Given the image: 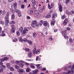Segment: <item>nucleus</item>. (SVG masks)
I'll return each instance as SVG.
<instances>
[{"label": "nucleus", "mask_w": 74, "mask_h": 74, "mask_svg": "<svg viewBox=\"0 0 74 74\" xmlns=\"http://www.w3.org/2000/svg\"><path fill=\"white\" fill-rule=\"evenodd\" d=\"M31 26L34 28H35L36 27H38L39 23L37 22L36 21H34L31 24Z\"/></svg>", "instance_id": "1"}, {"label": "nucleus", "mask_w": 74, "mask_h": 74, "mask_svg": "<svg viewBox=\"0 0 74 74\" xmlns=\"http://www.w3.org/2000/svg\"><path fill=\"white\" fill-rule=\"evenodd\" d=\"M43 25L45 27H49V24H48V22L46 21H44L43 23Z\"/></svg>", "instance_id": "2"}, {"label": "nucleus", "mask_w": 74, "mask_h": 74, "mask_svg": "<svg viewBox=\"0 0 74 74\" xmlns=\"http://www.w3.org/2000/svg\"><path fill=\"white\" fill-rule=\"evenodd\" d=\"M69 22V20L67 18H66L64 21L63 24L64 25H66L67 23Z\"/></svg>", "instance_id": "3"}, {"label": "nucleus", "mask_w": 74, "mask_h": 74, "mask_svg": "<svg viewBox=\"0 0 74 74\" xmlns=\"http://www.w3.org/2000/svg\"><path fill=\"white\" fill-rule=\"evenodd\" d=\"M24 29L23 30L22 32V34H25L26 33V32H27L28 31V29H27L26 27H24Z\"/></svg>", "instance_id": "4"}, {"label": "nucleus", "mask_w": 74, "mask_h": 74, "mask_svg": "<svg viewBox=\"0 0 74 74\" xmlns=\"http://www.w3.org/2000/svg\"><path fill=\"white\" fill-rule=\"evenodd\" d=\"M57 15H57V14H56V13H54L53 14V16H52V19L53 20H54V19H55V18L57 17Z\"/></svg>", "instance_id": "5"}, {"label": "nucleus", "mask_w": 74, "mask_h": 74, "mask_svg": "<svg viewBox=\"0 0 74 74\" xmlns=\"http://www.w3.org/2000/svg\"><path fill=\"white\" fill-rule=\"evenodd\" d=\"M59 10L60 12H62L63 11V8L61 4H60L59 6Z\"/></svg>", "instance_id": "6"}, {"label": "nucleus", "mask_w": 74, "mask_h": 74, "mask_svg": "<svg viewBox=\"0 0 74 74\" xmlns=\"http://www.w3.org/2000/svg\"><path fill=\"white\" fill-rule=\"evenodd\" d=\"M17 71L19 73H23V70L22 69H18Z\"/></svg>", "instance_id": "7"}, {"label": "nucleus", "mask_w": 74, "mask_h": 74, "mask_svg": "<svg viewBox=\"0 0 74 74\" xmlns=\"http://www.w3.org/2000/svg\"><path fill=\"white\" fill-rule=\"evenodd\" d=\"M21 62H22V63H23V61L21 60L20 61H16V64L17 65H19V64H21Z\"/></svg>", "instance_id": "8"}, {"label": "nucleus", "mask_w": 74, "mask_h": 74, "mask_svg": "<svg viewBox=\"0 0 74 74\" xmlns=\"http://www.w3.org/2000/svg\"><path fill=\"white\" fill-rule=\"evenodd\" d=\"M30 68H31V69H35V66L33 65L34 64L32 63L30 64Z\"/></svg>", "instance_id": "9"}, {"label": "nucleus", "mask_w": 74, "mask_h": 74, "mask_svg": "<svg viewBox=\"0 0 74 74\" xmlns=\"http://www.w3.org/2000/svg\"><path fill=\"white\" fill-rule=\"evenodd\" d=\"M14 26V25H12V29L11 30L12 32H15V28Z\"/></svg>", "instance_id": "10"}, {"label": "nucleus", "mask_w": 74, "mask_h": 74, "mask_svg": "<svg viewBox=\"0 0 74 74\" xmlns=\"http://www.w3.org/2000/svg\"><path fill=\"white\" fill-rule=\"evenodd\" d=\"M26 71L27 73H29L30 72V71H31V69L30 68L28 67L27 68V69H26Z\"/></svg>", "instance_id": "11"}, {"label": "nucleus", "mask_w": 74, "mask_h": 74, "mask_svg": "<svg viewBox=\"0 0 74 74\" xmlns=\"http://www.w3.org/2000/svg\"><path fill=\"white\" fill-rule=\"evenodd\" d=\"M32 35L33 37L36 38L37 37V34L36 32H34L33 33Z\"/></svg>", "instance_id": "12"}, {"label": "nucleus", "mask_w": 74, "mask_h": 74, "mask_svg": "<svg viewBox=\"0 0 74 74\" xmlns=\"http://www.w3.org/2000/svg\"><path fill=\"white\" fill-rule=\"evenodd\" d=\"M38 70L36 69L35 70L33 71H32V73L33 74H36V73H38Z\"/></svg>", "instance_id": "13"}, {"label": "nucleus", "mask_w": 74, "mask_h": 74, "mask_svg": "<svg viewBox=\"0 0 74 74\" xmlns=\"http://www.w3.org/2000/svg\"><path fill=\"white\" fill-rule=\"evenodd\" d=\"M37 51V49H36V47H34V49L33 50V53L34 54H35V53H36V52Z\"/></svg>", "instance_id": "14"}, {"label": "nucleus", "mask_w": 74, "mask_h": 74, "mask_svg": "<svg viewBox=\"0 0 74 74\" xmlns=\"http://www.w3.org/2000/svg\"><path fill=\"white\" fill-rule=\"evenodd\" d=\"M9 23V21L8 20H6L5 21V25L6 26H7L8 25V23Z\"/></svg>", "instance_id": "15"}, {"label": "nucleus", "mask_w": 74, "mask_h": 74, "mask_svg": "<svg viewBox=\"0 0 74 74\" xmlns=\"http://www.w3.org/2000/svg\"><path fill=\"white\" fill-rule=\"evenodd\" d=\"M34 13L36 15H38L39 14L38 11V10H36L34 11Z\"/></svg>", "instance_id": "16"}, {"label": "nucleus", "mask_w": 74, "mask_h": 74, "mask_svg": "<svg viewBox=\"0 0 74 74\" xmlns=\"http://www.w3.org/2000/svg\"><path fill=\"white\" fill-rule=\"evenodd\" d=\"M71 74V71L70 70H69L67 72V73L63 72V74Z\"/></svg>", "instance_id": "17"}, {"label": "nucleus", "mask_w": 74, "mask_h": 74, "mask_svg": "<svg viewBox=\"0 0 74 74\" xmlns=\"http://www.w3.org/2000/svg\"><path fill=\"white\" fill-rule=\"evenodd\" d=\"M19 30L20 32L21 33V34H22V32H23V27H21L19 28Z\"/></svg>", "instance_id": "18"}, {"label": "nucleus", "mask_w": 74, "mask_h": 74, "mask_svg": "<svg viewBox=\"0 0 74 74\" xmlns=\"http://www.w3.org/2000/svg\"><path fill=\"white\" fill-rule=\"evenodd\" d=\"M32 56V53L31 52H29L28 53V57L29 58H31Z\"/></svg>", "instance_id": "19"}, {"label": "nucleus", "mask_w": 74, "mask_h": 74, "mask_svg": "<svg viewBox=\"0 0 74 74\" xmlns=\"http://www.w3.org/2000/svg\"><path fill=\"white\" fill-rule=\"evenodd\" d=\"M51 16L49 14H47L46 16H45V18H51Z\"/></svg>", "instance_id": "20"}, {"label": "nucleus", "mask_w": 74, "mask_h": 74, "mask_svg": "<svg viewBox=\"0 0 74 74\" xmlns=\"http://www.w3.org/2000/svg\"><path fill=\"white\" fill-rule=\"evenodd\" d=\"M23 66H24V65H23V64L22 63H20L19 65V66L21 68H23Z\"/></svg>", "instance_id": "21"}, {"label": "nucleus", "mask_w": 74, "mask_h": 74, "mask_svg": "<svg viewBox=\"0 0 74 74\" xmlns=\"http://www.w3.org/2000/svg\"><path fill=\"white\" fill-rule=\"evenodd\" d=\"M71 74H74V69H71Z\"/></svg>", "instance_id": "22"}, {"label": "nucleus", "mask_w": 74, "mask_h": 74, "mask_svg": "<svg viewBox=\"0 0 74 74\" xmlns=\"http://www.w3.org/2000/svg\"><path fill=\"white\" fill-rule=\"evenodd\" d=\"M16 7H17V3H15L14 4V8L16 9Z\"/></svg>", "instance_id": "23"}, {"label": "nucleus", "mask_w": 74, "mask_h": 74, "mask_svg": "<svg viewBox=\"0 0 74 74\" xmlns=\"http://www.w3.org/2000/svg\"><path fill=\"white\" fill-rule=\"evenodd\" d=\"M64 38L66 40H68V39H69V37L66 35H64Z\"/></svg>", "instance_id": "24"}, {"label": "nucleus", "mask_w": 74, "mask_h": 74, "mask_svg": "<svg viewBox=\"0 0 74 74\" xmlns=\"http://www.w3.org/2000/svg\"><path fill=\"white\" fill-rule=\"evenodd\" d=\"M19 40L20 42H21L23 41V39L22 38V37H20L19 38Z\"/></svg>", "instance_id": "25"}, {"label": "nucleus", "mask_w": 74, "mask_h": 74, "mask_svg": "<svg viewBox=\"0 0 74 74\" xmlns=\"http://www.w3.org/2000/svg\"><path fill=\"white\" fill-rule=\"evenodd\" d=\"M11 65H10V64L9 63H7L6 64V66H7V67H8V69H9V68H10V66Z\"/></svg>", "instance_id": "26"}, {"label": "nucleus", "mask_w": 74, "mask_h": 74, "mask_svg": "<svg viewBox=\"0 0 74 74\" xmlns=\"http://www.w3.org/2000/svg\"><path fill=\"white\" fill-rule=\"evenodd\" d=\"M9 23L10 25H12L14 24V23H15V21H11L9 22Z\"/></svg>", "instance_id": "27"}, {"label": "nucleus", "mask_w": 74, "mask_h": 74, "mask_svg": "<svg viewBox=\"0 0 74 74\" xmlns=\"http://www.w3.org/2000/svg\"><path fill=\"white\" fill-rule=\"evenodd\" d=\"M9 59V58H8V57H4L3 58V59L4 60H6V61L8 60Z\"/></svg>", "instance_id": "28"}, {"label": "nucleus", "mask_w": 74, "mask_h": 74, "mask_svg": "<svg viewBox=\"0 0 74 74\" xmlns=\"http://www.w3.org/2000/svg\"><path fill=\"white\" fill-rule=\"evenodd\" d=\"M38 10L40 12H42L43 11V10L41 8H39L38 9Z\"/></svg>", "instance_id": "29"}, {"label": "nucleus", "mask_w": 74, "mask_h": 74, "mask_svg": "<svg viewBox=\"0 0 74 74\" xmlns=\"http://www.w3.org/2000/svg\"><path fill=\"white\" fill-rule=\"evenodd\" d=\"M69 68H68V67H64V70H65V71H67V70H69Z\"/></svg>", "instance_id": "30"}, {"label": "nucleus", "mask_w": 74, "mask_h": 74, "mask_svg": "<svg viewBox=\"0 0 74 74\" xmlns=\"http://www.w3.org/2000/svg\"><path fill=\"white\" fill-rule=\"evenodd\" d=\"M25 51L26 52H29L30 49L28 48H26L25 49Z\"/></svg>", "instance_id": "31"}, {"label": "nucleus", "mask_w": 74, "mask_h": 74, "mask_svg": "<svg viewBox=\"0 0 74 74\" xmlns=\"http://www.w3.org/2000/svg\"><path fill=\"white\" fill-rule=\"evenodd\" d=\"M4 22L2 20L0 21V24L2 25H4Z\"/></svg>", "instance_id": "32"}, {"label": "nucleus", "mask_w": 74, "mask_h": 74, "mask_svg": "<svg viewBox=\"0 0 74 74\" xmlns=\"http://www.w3.org/2000/svg\"><path fill=\"white\" fill-rule=\"evenodd\" d=\"M40 52V50L38 49L36 51V54H38V53H39Z\"/></svg>", "instance_id": "33"}, {"label": "nucleus", "mask_w": 74, "mask_h": 74, "mask_svg": "<svg viewBox=\"0 0 74 74\" xmlns=\"http://www.w3.org/2000/svg\"><path fill=\"white\" fill-rule=\"evenodd\" d=\"M9 68L10 70L11 71H14V69L13 67H9Z\"/></svg>", "instance_id": "34"}, {"label": "nucleus", "mask_w": 74, "mask_h": 74, "mask_svg": "<svg viewBox=\"0 0 74 74\" xmlns=\"http://www.w3.org/2000/svg\"><path fill=\"white\" fill-rule=\"evenodd\" d=\"M66 14H68V15H70L71 14V13L70 12H69V11H68V10H66Z\"/></svg>", "instance_id": "35"}, {"label": "nucleus", "mask_w": 74, "mask_h": 74, "mask_svg": "<svg viewBox=\"0 0 74 74\" xmlns=\"http://www.w3.org/2000/svg\"><path fill=\"white\" fill-rule=\"evenodd\" d=\"M12 41L13 42H16L18 41V39L16 38H14L13 40Z\"/></svg>", "instance_id": "36"}, {"label": "nucleus", "mask_w": 74, "mask_h": 74, "mask_svg": "<svg viewBox=\"0 0 74 74\" xmlns=\"http://www.w3.org/2000/svg\"><path fill=\"white\" fill-rule=\"evenodd\" d=\"M29 40H27V39L26 38H25L24 39L23 41L24 42H27Z\"/></svg>", "instance_id": "37"}, {"label": "nucleus", "mask_w": 74, "mask_h": 74, "mask_svg": "<svg viewBox=\"0 0 74 74\" xmlns=\"http://www.w3.org/2000/svg\"><path fill=\"white\" fill-rule=\"evenodd\" d=\"M42 24H43V21H42V20H41L40 21V26H41V25H42Z\"/></svg>", "instance_id": "38"}, {"label": "nucleus", "mask_w": 74, "mask_h": 74, "mask_svg": "<svg viewBox=\"0 0 74 74\" xmlns=\"http://www.w3.org/2000/svg\"><path fill=\"white\" fill-rule=\"evenodd\" d=\"M15 18V15L14 14H13L12 15V19H14Z\"/></svg>", "instance_id": "39"}, {"label": "nucleus", "mask_w": 74, "mask_h": 74, "mask_svg": "<svg viewBox=\"0 0 74 74\" xmlns=\"http://www.w3.org/2000/svg\"><path fill=\"white\" fill-rule=\"evenodd\" d=\"M4 71V69L3 68H1L0 69V73H1Z\"/></svg>", "instance_id": "40"}, {"label": "nucleus", "mask_w": 74, "mask_h": 74, "mask_svg": "<svg viewBox=\"0 0 74 74\" xmlns=\"http://www.w3.org/2000/svg\"><path fill=\"white\" fill-rule=\"evenodd\" d=\"M55 21L51 22V26H52V25H54L55 24Z\"/></svg>", "instance_id": "41"}, {"label": "nucleus", "mask_w": 74, "mask_h": 74, "mask_svg": "<svg viewBox=\"0 0 74 74\" xmlns=\"http://www.w3.org/2000/svg\"><path fill=\"white\" fill-rule=\"evenodd\" d=\"M69 42L70 43H71L72 42H73V40L71 38H70L69 39Z\"/></svg>", "instance_id": "42"}, {"label": "nucleus", "mask_w": 74, "mask_h": 74, "mask_svg": "<svg viewBox=\"0 0 74 74\" xmlns=\"http://www.w3.org/2000/svg\"><path fill=\"white\" fill-rule=\"evenodd\" d=\"M17 36H19V35L20 34V32H19V31H17V33H16Z\"/></svg>", "instance_id": "43"}, {"label": "nucleus", "mask_w": 74, "mask_h": 74, "mask_svg": "<svg viewBox=\"0 0 74 74\" xmlns=\"http://www.w3.org/2000/svg\"><path fill=\"white\" fill-rule=\"evenodd\" d=\"M66 32L65 31L62 32V35H63L64 36V35H65V34H66Z\"/></svg>", "instance_id": "44"}, {"label": "nucleus", "mask_w": 74, "mask_h": 74, "mask_svg": "<svg viewBox=\"0 0 74 74\" xmlns=\"http://www.w3.org/2000/svg\"><path fill=\"white\" fill-rule=\"evenodd\" d=\"M16 13L18 14L20 13V10H18V9H16Z\"/></svg>", "instance_id": "45"}, {"label": "nucleus", "mask_w": 74, "mask_h": 74, "mask_svg": "<svg viewBox=\"0 0 74 74\" xmlns=\"http://www.w3.org/2000/svg\"><path fill=\"white\" fill-rule=\"evenodd\" d=\"M46 28H44V32H47V30H48V27H46Z\"/></svg>", "instance_id": "46"}, {"label": "nucleus", "mask_w": 74, "mask_h": 74, "mask_svg": "<svg viewBox=\"0 0 74 74\" xmlns=\"http://www.w3.org/2000/svg\"><path fill=\"white\" fill-rule=\"evenodd\" d=\"M65 17H66V16L64 15L62 16L61 17L62 19H64L65 18Z\"/></svg>", "instance_id": "47"}, {"label": "nucleus", "mask_w": 74, "mask_h": 74, "mask_svg": "<svg viewBox=\"0 0 74 74\" xmlns=\"http://www.w3.org/2000/svg\"><path fill=\"white\" fill-rule=\"evenodd\" d=\"M40 64H38L36 65V66L38 69H40Z\"/></svg>", "instance_id": "48"}, {"label": "nucleus", "mask_w": 74, "mask_h": 74, "mask_svg": "<svg viewBox=\"0 0 74 74\" xmlns=\"http://www.w3.org/2000/svg\"><path fill=\"white\" fill-rule=\"evenodd\" d=\"M15 67L16 69H19V66H18V65H15Z\"/></svg>", "instance_id": "49"}, {"label": "nucleus", "mask_w": 74, "mask_h": 74, "mask_svg": "<svg viewBox=\"0 0 74 74\" xmlns=\"http://www.w3.org/2000/svg\"><path fill=\"white\" fill-rule=\"evenodd\" d=\"M27 42L29 43V44H32V41L29 40L28 41V42Z\"/></svg>", "instance_id": "50"}, {"label": "nucleus", "mask_w": 74, "mask_h": 74, "mask_svg": "<svg viewBox=\"0 0 74 74\" xmlns=\"http://www.w3.org/2000/svg\"><path fill=\"white\" fill-rule=\"evenodd\" d=\"M30 11L31 12L32 14H33V11H34V9L33 8H31Z\"/></svg>", "instance_id": "51"}, {"label": "nucleus", "mask_w": 74, "mask_h": 74, "mask_svg": "<svg viewBox=\"0 0 74 74\" xmlns=\"http://www.w3.org/2000/svg\"><path fill=\"white\" fill-rule=\"evenodd\" d=\"M1 36H2V37H4V36H6V35H5V34L3 33L1 34Z\"/></svg>", "instance_id": "52"}, {"label": "nucleus", "mask_w": 74, "mask_h": 74, "mask_svg": "<svg viewBox=\"0 0 74 74\" xmlns=\"http://www.w3.org/2000/svg\"><path fill=\"white\" fill-rule=\"evenodd\" d=\"M28 12L29 14H30V15H32V12L30 11H28Z\"/></svg>", "instance_id": "53"}, {"label": "nucleus", "mask_w": 74, "mask_h": 74, "mask_svg": "<svg viewBox=\"0 0 74 74\" xmlns=\"http://www.w3.org/2000/svg\"><path fill=\"white\" fill-rule=\"evenodd\" d=\"M5 19L7 20V19H8V16H5Z\"/></svg>", "instance_id": "54"}, {"label": "nucleus", "mask_w": 74, "mask_h": 74, "mask_svg": "<svg viewBox=\"0 0 74 74\" xmlns=\"http://www.w3.org/2000/svg\"><path fill=\"white\" fill-rule=\"evenodd\" d=\"M63 69V68H62L61 69H57V71H58H58H60V70H62Z\"/></svg>", "instance_id": "55"}, {"label": "nucleus", "mask_w": 74, "mask_h": 74, "mask_svg": "<svg viewBox=\"0 0 74 74\" xmlns=\"http://www.w3.org/2000/svg\"><path fill=\"white\" fill-rule=\"evenodd\" d=\"M37 7V5H35L34 6V9H36Z\"/></svg>", "instance_id": "56"}, {"label": "nucleus", "mask_w": 74, "mask_h": 74, "mask_svg": "<svg viewBox=\"0 0 74 74\" xmlns=\"http://www.w3.org/2000/svg\"><path fill=\"white\" fill-rule=\"evenodd\" d=\"M48 8H49V9H51V8H52V6H50V5H49V4H48Z\"/></svg>", "instance_id": "57"}, {"label": "nucleus", "mask_w": 74, "mask_h": 74, "mask_svg": "<svg viewBox=\"0 0 74 74\" xmlns=\"http://www.w3.org/2000/svg\"><path fill=\"white\" fill-rule=\"evenodd\" d=\"M69 2V0H66L65 3L66 4H68Z\"/></svg>", "instance_id": "58"}, {"label": "nucleus", "mask_w": 74, "mask_h": 74, "mask_svg": "<svg viewBox=\"0 0 74 74\" xmlns=\"http://www.w3.org/2000/svg\"><path fill=\"white\" fill-rule=\"evenodd\" d=\"M42 10H43V11L45 9V6H44V5L43 6L42 8Z\"/></svg>", "instance_id": "59"}, {"label": "nucleus", "mask_w": 74, "mask_h": 74, "mask_svg": "<svg viewBox=\"0 0 74 74\" xmlns=\"http://www.w3.org/2000/svg\"><path fill=\"white\" fill-rule=\"evenodd\" d=\"M7 32L6 29H5L2 31V33H5Z\"/></svg>", "instance_id": "60"}, {"label": "nucleus", "mask_w": 74, "mask_h": 74, "mask_svg": "<svg viewBox=\"0 0 74 74\" xmlns=\"http://www.w3.org/2000/svg\"><path fill=\"white\" fill-rule=\"evenodd\" d=\"M18 16H22V14H21V13L20 12L18 13Z\"/></svg>", "instance_id": "61"}, {"label": "nucleus", "mask_w": 74, "mask_h": 74, "mask_svg": "<svg viewBox=\"0 0 74 74\" xmlns=\"http://www.w3.org/2000/svg\"><path fill=\"white\" fill-rule=\"evenodd\" d=\"M66 29L67 30H68V31H70V30H71V29L69 27H68L66 28Z\"/></svg>", "instance_id": "62"}, {"label": "nucleus", "mask_w": 74, "mask_h": 74, "mask_svg": "<svg viewBox=\"0 0 74 74\" xmlns=\"http://www.w3.org/2000/svg\"><path fill=\"white\" fill-rule=\"evenodd\" d=\"M54 32L55 33H56V32H58V29H55L54 30Z\"/></svg>", "instance_id": "63"}, {"label": "nucleus", "mask_w": 74, "mask_h": 74, "mask_svg": "<svg viewBox=\"0 0 74 74\" xmlns=\"http://www.w3.org/2000/svg\"><path fill=\"white\" fill-rule=\"evenodd\" d=\"M69 69H72V65H70L69 66Z\"/></svg>", "instance_id": "64"}]
</instances>
